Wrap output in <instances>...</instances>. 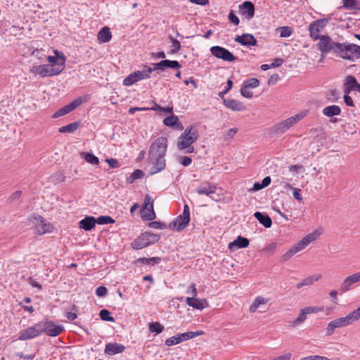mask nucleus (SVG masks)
Wrapping results in <instances>:
<instances>
[{
  "label": "nucleus",
  "instance_id": "obj_1",
  "mask_svg": "<svg viewBox=\"0 0 360 360\" xmlns=\"http://www.w3.org/2000/svg\"><path fill=\"white\" fill-rule=\"evenodd\" d=\"M167 149V139L160 136L157 138L151 144L148 151V161L153 165L149 174H155L165 169V154Z\"/></svg>",
  "mask_w": 360,
  "mask_h": 360
},
{
  "label": "nucleus",
  "instance_id": "obj_2",
  "mask_svg": "<svg viewBox=\"0 0 360 360\" xmlns=\"http://www.w3.org/2000/svg\"><path fill=\"white\" fill-rule=\"evenodd\" d=\"M199 134L197 129L191 126L187 127L184 133L179 137L177 148L179 150H186V153L194 152V147L192 146L198 139Z\"/></svg>",
  "mask_w": 360,
  "mask_h": 360
},
{
  "label": "nucleus",
  "instance_id": "obj_3",
  "mask_svg": "<svg viewBox=\"0 0 360 360\" xmlns=\"http://www.w3.org/2000/svg\"><path fill=\"white\" fill-rule=\"evenodd\" d=\"M360 319V306L345 317L336 319L328 324L326 335H331L338 328L347 326Z\"/></svg>",
  "mask_w": 360,
  "mask_h": 360
},
{
  "label": "nucleus",
  "instance_id": "obj_4",
  "mask_svg": "<svg viewBox=\"0 0 360 360\" xmlns=\"http://www.w3.org/2000/svg\"><path fill=\"white\" fill-rule=\"evenodd\" d=\"M336 54L343 59L354 61L360 58V46L347 42L338 43L336 46Z\"/></svg>",
  "mask_w": 360,
  "mask_h": 360
},
{
  "label": "nucleus",
  "instance_id": "obj_5",
  "mask_svg": "<svg viewBox=\"0 0 360 360\" xmlns=\"http://www.w3.org/2000/svg\"><path fill=\"white\" fill-rule=\"evenodd\" d=\"M320 236V233L315 231L307 236H305L301 240L297 243L294 246H292L290 249H289L283 256L282 259L283 261L288 260L290 257H292L294 255L297 253L298 252L304 249L310 243L316 240L318 237Z\"/></svg>",
  "mask_w": 360,
  "mask_h": 360
},
{
  "label": "nucleus",
  "instance_id": "obj_6",
  "mask_svg": "<svg viewBox=\"0 0 360 360\" xmlns=\"http://www.w3.org/2000/svg\"><path fill=\"white\" fill-rule=\"evenodd\" d=\"M65 62V58L61 55V64H58V67L54 68L49 65H36L30 69V72L34 75H39L42 77L58 75L64 70Z\"/></svg>",
  "mask_w": 360,
  "mask_h": 360
},
{
  "label": "nucleus",
  "instance_id": "obj_7",
  "mask_svg": "<svg viewBox=\"0 0 360 360\" xmlns=\"http://www.w3.org/2000/svg\"><path fill=\"white\" fill-rule=\"evenodd\" d=\"M160 236L150 232H145L131 243V247L135 250H141L145 247L157 243Z\"/></svg>",
  "mask_w": 360,
  "mask_h": 360
},
{
  "label": "nucleus",
  "instance_id": "obj_8",
  "mask_svg": "<svg viewBox=\"0 0 360 360\" xmlns=\"http://www.w3.org/2000/svg\"><path fill=\"white\" fill-rule=\"evenodd\" d=\"M152 72L153 69L151 67L146 66L145 69L143 70L135 71L133 73L129 75L123 80V84L124 86H131L141 79H148L150 77V74Z\"/></svg>",
  "mask_w": 360,
  "mask_h": 360
},
{
  "label": "nucleus",
  "instance_id": "obj_9",
  "mask_svg": "<svg viewBox=\"0 0 360 360\" xmlns=\"http://www.w3.org/2000/svg\"><path fill=\"white\" fill-rule=\"evenodd\" d=\"M190 221V210L187 204L184 206V211L182 214L178 216L175 221L169 224V229H172L176 228L178 231L184 230Z\"/></svg>",
  "mask_w": 360,
  "mask_h": 360
},
{
  "label": "nucleus",
  "instance_id": "obj_10",
  "mask_svg": "<svg viewBox=\"0 0 360 360\" xmlns=\"http://www.w3.org/2000/svg\"><path fill=\"white\" fill-rule=\"evenodd\" d=\"M140 213L143 220L151 221L156 217L153 209V200L148 194L144 198L143 207L141 209Z\"/></svg>",
  "mask_w": 360,
  "mask_h": 360
},
{
  "label": "nucleus",
  "instance_id": "obj_11",
  "mask_svg": "<svg viewBox=\"0 0 360 360\" xmlns=\"http://www.w3.org/2000/svg\"><path fill=\"white\" fill-rule=\"evenodd\" d=\"M319 39V42L317 44V46L322 53H328L330 51L336 53L335 48L338 43H335L326 35H322Z\"/></svg>",
  "mask_w": 360,
  "mask_h": 360
},
{
  "label": "nucleus",
  "instance_id": "obj_12",
  "mask_svg": "<svg viewBox=\"0 0 360 360\" xmlns=\"http://www.w3.org/2000/svg\"><path fill=\"white\" fill-rule=\"evenodd\" d=\"M328 20L326 19H319L313 21L309 26V35L313 40L319 39L323 29L326 27Z\"/></svg>",
  "mask_w": 360,
  "mask_h": 360
},
{
  "label": "nucleus",
  "instance_id": "obj_13",
  "mask_svg": "<svg viewBox=\"0 0 360 360\" xmlns=\"http://www.w3.org/2000/svg\"><path fill=\"white\" fill-rule=\"evenodd\" d=\"M212 54L217 58L222 59L225 61L232 62L236 60L232 53L228 49L219 46H214L210 49Z\"/></svg>",
  "mask_w": 360,
  "mask_h": 360
},
{
  "label": "nucleus",
  "instance_id": "obj_14",
  "mask_svg": "<svg viewBox=\"0 0 360 360\" xmlns=\"http://www.w3.org/2000/svg\"><path fill=\"white\" fill-rule=\"evenodd\" d=\"M41 333L45 332L49 336L56 337L63 330V326L56 325L53 321L41 322Z\"/></svg>",
  "mask_w": 360,
  "mask_h": 360
},
{
  "label": "nucleus",
  "instance_id": "obj_15",
  "mask_svg": "<svg viewBox=\"0 0 360 360\" xmlns=\"http://www.w3.org/2000/svg\"><path fill=\"white\" fill-rule=\"evenodd\" d=\"M41 333V322L36 323L33 326L29 327L20 333L18 339L26 340L39 335Z\"/></svg>",
  "mask_w": 360,
  "mask_h": 360
},
{
  "label": "nucleus",
  "instance_id": "obj_16",
  "mask_svg": "<svg viewBox=\"0 0 360 360\" xmlns=\"http://www.w3.org/2000/svg\"><path fill=\"white\" fill-rule=\"evenodd\" d=\"M84 102V99H82L81 97H79L76 99H75L73 101L70 103L69 104L65 105L64 107L60 108L53 115V118H58L59 117L65 115L70 112L71 111L74 110L75 108L79 107L80 105L82 104Z\"/></svg>",
  "mask_w": 360,
  "mask_h": 360
},
{
  "label": "nucleus",
  "instance_id": "obj_17",
  "mask_svg": "<svg viewBox=\"0 0 360 360\" xmlns=\"http://www.w3.org/2000/svg\"><path fill=\"white\" fill-rule=\"evenodd\" d=\"M323 310V308L316 307H307L304 309H302L297 319H295L293 321V325H299L302 323H303L306 319L307 315L313 314V313H317L319 311H321Z\"/></svg>",
  "mask_w": 360,
  "mask_h": 360
},
{
  "label": "nucleus",
  "instance_id": "obj_18",
  "mask_svg": "<svg viewBox=\"0 0 360 360\" xmlns=\"http://www.w3.org/2000/svg\"><path fill=\"white\" fill-rule=\"evenodd\" d=\"M294 123L292 121L291 118L289 117L285 120L281 121L279 123L274 124L271 128V132L276 134H280L285 133L287 130H288L290 127L294 126Z\"/></svg>",
  "mask_w": 360,
  "mask_h": 360
},
{
  "label": "nucleus",
  "instance_id": "obj_19",
  "mask_svg": "<svg viewBox=\"0 0 360 360\" xmlns=\"http://www.w3.org/2000/svg\"><path fill=\"white\" fill-rule=\"evenodd\" d=\"M352 91L360 93V84L358 83L354 76L346 77L344 83V93L349 94Z\"/></svg>",
  "mask_w": 360,
  "mask_h": 360
},
{
  "label": "nucleus",
  "instance_id": "obj_20",
  "mask_svg": "<svg viewBox=\"0 0 360 360\" xmlns=\"http://www.w3.org/2000/svg\"><path fill=\"white\" fill-rule=\"evenodd\" d=\"M153 70H165L166 68L179 69L181 68L180 63L176 60H163L158 63H153Z\"/></svg>",
  "mask_w": 360,
  "mask_h": 360
},
{
  "label": "nucleus",
  "instance_id": "obj_21",
  "mask_svg": "<svg viewBox=\"0 0 360 360\" xmlns=\"http://www.w3.org/2000/svg\"><path fill=\"white\" fill-rule=\"evenodd\" d=\"M239 11L248 20H250L255 15V6L251 1H246L239 5Z\"/></svg>",
  "mask_w": 360,
  "mask_h": 360
},
{
  "label": "nucleus",
  "instance_id": "obj_22",
  "mask_svg": "<svg viewBox=\"0 0 360 360\" xmlns=\"http://www.w3.org/2000/svg\"><path fill=\"white\" fill-rule=\"evenodd\" d=\"M234 40L243 46H257V39L251 34H243L242 35H238L235 37Z\"/></svg>",
  "mask_w": 360,
  "mask_h": 360
},
{
  "label": "nucleus",
  "instance_id": "obj_23",
  "mask_svg": "<svg viewBox=\"0 0 360 360\" xmlns=\"http://www.w3.org/2000/svg\"><path fill=\"white\" fill-rule=\"evenodd\" d=\"M224 105L233 111H243L245 105L240 101L232 98H224Z\"/></svg>",
  "mask_w": 360,
  "mask_h": 360
},
{
  "label": "nucleus",
  "instance_id": "obj_24",
  "mask_svg": "<svg viewBox=\"0 0 360 360\" xmlns=\"http://www.w3.org/2000/svg\"><path fill=\"white\" fill-rule=\"evenodd\" d=\"M216 186L213 184H207L205 185H202L198 186L195 191L197 193L200 195H206L207 196H209L210 198H212L214 200L217 201V199H215L212 195L215 193L216 191Z\"/></svg>",
  "mask_w": 360,
  "mask_h": 360
},
{
  "label": "nucleus",
  "instance_id": "obj_25",
  "mask_svg": "<svg viewBox=\"0 0 360 360\" xmlns=\"http://www.w3.org/2000/svg\"><path fill=\"white\" fill-rule=\"evenodd\" d=\"M186 302L188 306L200 310L203 309L208 305L206 300L198 299L195 297H188L186 300Z\"/></svg>",
  "mask_w": 360,
  "mask_h": 360
},
{
  "label": "nucleus",
  "instance_id": "obj_26",
  "mask_svg": "<svg viewBox=\"0 0 360 360\" xmlns=\"http://www.w3.org/2000/svg\"><path fill=\"white\" fill-rule=\"evenodd\" d=\"M125 347L117 343H108L105 345V353L108 355H115L124 351Z\"/></svg>",
  "mask_w": 360,
  "mask_h": 360
},
{
  "label": "nucleus",
  "instance_id": "obj_27",
  "mask_svg": "<svg viewBox=\"0 0 360 360\" xmlns=\"http://www.w3.org/2000/svg\"><path fill=\"white\" fill-rule=\"evenodd\" d=\"M250 244L249 240L240 236H238L236 240L229 244V248L232 250L234 248H245Z\"/></svg>",
  "mask_w": 360,
  "mask_h": 360
},
{
  "label": "nucleus",
  "instance_id": "obj_28",
  "mask_svg": "<svg viewBox=\"0 0 360 360\" xmlns=\"http://www.w3.org/2000/svg\"><path fill=\"white\" fill-rule=\"evenodd\" d=\"M96 224L94 217H86L79 221V228L85 231H90L95 227Z\"/></svg>",
  "mask_w": 360,
  "mask_h": 360
},
{
  "label": "nucleus",
  "instance_id": "obj_29",
  "mask_svg": "<svg viewBox=\"0 0 360 360\" xmlns=\"http://www.w3.org/2000/svg\"><path fill=\"white\" fill-rule=\"evenodd\" d=\"M254 216L265 228H270L271 226L272 221L268 214L260 212H255Z\"/></svg>",
  "mask_w": 360,
  "mask_h": 360
},
{
  "label": "nucleus",
  "instance_id": "obj_30",
  "mask_svg": "<svg viewBox=\"0 0 360 360\" xmlns=\"http://www.w3.org/2000/svg\"><path fill=\"white\" fill-rule=\"evenodd\" d=\"M98 40L101 43H107L108 42L111 38H112V33L110 32V30L108 27H103L98 33L97 35Z\"/></svg>",
  "mask_w": 360,
  "mask_h": 360
},
{
  "label": "nucleus",
  "instance_id": "obj_31",
  "mask_svg": "<svg viewBox=\"0 0 360 360\" xmlns=\"http://www.w3.org/2000/svg\"><path fill=\"white\" fill-rule=\"evenodd\" d=\"M38 221L40 224L37 227V231L40 234L50 233L53 230V226L50 223H46V220L41 216L38 217Z\"/></svg>",
  "mask_w": 360,
  "mask_h": 360
},
{
  "label": "nucleus",
  "instance_id": "obj_32",
  "mask_svg": "<svg viewBox=\"0 0 360 360\" xmlns=\"http://www.w3.org/2000/svg\"><path fill=\"white\" fill-rule=\"evenodd\" d=\"M322 277L321 274H315L311 276H309L304 279H303L301 282L297 284L296 288L297 289H300L304 286L311 285L314 283V282L319 281Z\"/></svg>",
  "mask_w": 360,
  "mask_h": 360
},
{
  "label": "nucleus",
  "instance_id": "obj_33",
  "mask_svg": "<svg viewBox=\"0 0 360 360\" xmlns=\"http://www.w3.org/2000/svg\"><path fill=\"white\" fill-rule=\"evenodd\" d=\"M356 283L358 282L354 278V276H353V274L349 276L346 277L340 284V290L342 292H347L350 290L351 286Z\"/></svg>",
  "mask_w": 360,
  "mask_h": 360
},
{
  "label": "nucleus",
  "instance_id": "obj_34",
  "mask_svg": "<svg viewBox=\"0 0 360 360\" xmlns=\"http://www.w3.org/2000/svg\"><path fill=\"white\" fill-rule=\"evenodd\" d=\"M341 109L338 105H333L323 108V114L328 117L340 115Z\"/></svg>",
  "mask_w": 360,
  "mask_h": 360
},
{
  "label": "nucleus",
  "instance_id": "obj_35",
  "mask_svg": "<svg viewBox=\"0 0 360 360\" xmlns=\"http://www.w3.org/2000/svg\"><path fill=\"white\" fill-rule=\"evenodd\" d=\"M268 302L269 299L261 296L257 297L250 307V311L251 313L255 312L261 304H266Z\"/></svg>",
  "mask_w": 360,
  "mask_h": 360
},
{
  "label": "nucleus",
  "instance_id": "obj_36",
  "mask_svg": "<svg viewBox=\"0 0 360 360\" xmlns=\"http://www.w3.org/2000/svg\"><path fill=\"white\" fill-rule=\"evenodd\" d=\"M79 126V122H72L66 126L61 127L58 129L60 133H72L75 131Z\"/></svg>",
  "mask_w": 360,
  "mask_h": 360
},
{
  "label": "nucleus",
  "instance_id": "obj_37",
  "mask_svg": "<svg viewBox=\"0 0 360 360\" xmlns=\"http://www.w3.org/2000/svg\"><path fill=\"white\" fill-rule=\"evenodd\" d=\"M161 262V258L159 257H154L150 258L141 257L136 259V263L146 264L148 265H154Z\"/></svg>",
  "mask_w": 360,
  "mask_h": 360
},
{
  "label": "nucleus",
  "instance_id": "obj_38",
  "mask_svg": "<svg viewBox=\"0 0 360 360\" xmlns=\"http://www.w3.org/2000/svg\"><path fill=\"white\" fill-rule=\"evenodd\" d=\"M203 333H204V332L202 330H198L195 332L188 331V332L180 333L179 336L181 338V341L183 342L184 340H187L193 338L195 337L200 336V335H202Z\"/></svg>",
  "mask_w": 360,
  "mask_h": 360
},
{
  "label": "nucleus",
  "instance_id": "obj_39",
  "mask_svg": "<svg viewBox=\"0 0 360 360\" xmlns=\"http://www.w3.org/2000/svg\"><path fill=\"white\" fill-rule=\"evenodd\" d=\"M82 157H84V160L91 164V165H98L99 160L98 158L95 156L94 155L89 153H81Z\"/></svg>",
  "mask_w": 360,
  "mask_h": 360
},
{
  "label": "nucleus",
  "instance_id": "obj_40",
  "mask_svg": "<svg viewBox=\"0 0 360 360\" xmlns=\"http://www.w3.org/2000/svg\"><path fill=\"white\" fill-rule=\"evenodd\" d=\"M54 53L57 57L49 56L47 57V61L51 64V65L56 64L58 66V64H61V55L63 54L57 50H55Z\"/></svg>",
  "mask_w": 360,
  "mask_h": 360
},
{
  "label": "nucleus",
  "instance_id": "obj_41",
  "mask_svg": "<svg viewBox=\"0 0 360 360\" xmlns=\"http://www.w3.org/2000/svg\"><path fill=\"white\" fill-rule=\"evenodd\" d=\"M144 176V173L141 169H135L129 176V177L127 178V181L128 183L131 184L133 183L136 179H141Z\"/></svg>",
  "mask_w": 360,
  "mask_h": 360
},
{
  "label": "nucleus",
  "instance_id": "obj_42",
  "mask_svg": "<svg viewBox=\"0 0 360 360\" xmlns=\"http://www.w3.org/2000/svg\"><path fill=\"white\" fill-rule=\"evenodd\" d=\"M164 330V326L161 325L159 322H152L149 324V330L151 333H155L159 334L162 333Z\"/></svg>",
  "mask_w": 360,
  "mask_h": 360
},
{
  "label": "nucleus",
  "instance_id": "obj_43",
  "mask_svg": "<svg viewBox=\"0 0 360 360\" xmlns=\"http://www.w3.org/2000/svg\"><path fill=\"white\" fill-rule=\"evenodd\" d=\"M178 117L172 115L165 118L163 120V123L165 125L168 127H174L176 124H178Z\"/></svg>",
  "mask_w": 360,
  "mask_h": 360
},
{
  "label": "nucleus",
  "instance_id": "obj_44",
  "mask_svg": "<svg viewBox=\"0 0 360 360\" xmlns=\"http://www.w3.org/2000/svg\"><path fill=\"white\" fill-rule=\"evenodd\" d=\"M169 39L172 42V49L170 51V53H176L181 49L180 42L177 39H174L172 35L169 36Z\"/></svg>",
  "mask_w": 360,
  "mask_h": 360
},
{
  "label": "nucleus",
  "instance_id": "obj_45",
  "mask_svg": "<svg viewBox=\"0 0 360 360\" xmlns=\"http://www.w3.org/2000/svg\"><path fill=\"white\" fill-rule=\"evenodd\" d=\"M343 6L349 9H360L357 0H343Z\"/></svg>",
  "mask_w": 360,
  "mask_h": 360
},
{
  "label": "nucleus",
  "instance_id": "obj_46",
  "mask_svg": "<svg viewBox=\"0 0 360 360\" xmlns=\"http://www.w3.org/2000/svg\"><path fill=\"white\" fill-rule=\"evenodd\" d=\"M99 315L103 321L115 322V319L112 316H110V312L108 309L101 310Z\"/></svg>",
  "mask_w": 360,
  "mask_h": 360
},
{
  "label": "nucleus",
  "instance_id": "obj_47",
  "mask_svg": "<svg viewBox=\"0 0 360 360\" xmlns=\"http://www.w3.org/2000/svg\"><path fill=\"white\" fill-rule=\"evenodd\" d=\"M97 224L103 225L108 224H112L115 220L110 216H101L96 219Z\"/></svg>",
  "mask_w": 360,
  "mask_h": 360
},
{
  "label": "nucleus",
  "instance_id": "obj_48",
  "mask_svg": "<svg viewBox=\"0 0 360 360\" xmlns=\"http://www.w3.org/2000/svg\"><path fill=\"white\" fill-rule=\"evenodd\" d=\"M244 86L247 88H256L259 85V81L256 78H251L244 82Z\"/></svg>",
  "mask_w": 360,
  "mask_h": 360
},
{
  "label": "nucleus",
  "instance_id": "obj_49",
  "mask_svg": "<svg viewBox=\"0 0 360 360\" xmlns=\"http://www.w3.org/2000/svg\"><path fill=\"white\" fill-rule=\"evenodd\" d=\"M180 342H181V341L179 334L172 336L169 338H167L165 340V345L167 346H172V345H177Z\"/></svg>",
  "mask_w": 360,
  "mask_h": 360
},
{
  "label": "nucleus",
  "instance_id": "obj_50",
  "mask_svg": "<svg viewBox=\"0 0 360 360\" xmlns=\"http://www.w3.org/2000/svg\"><path fill=\"white\" fill-rule=\"evenodd\" d=\"M308 114V110H303L300 112L297 113V115L290 117L292 121L293 122L294 124H297L299 121L302 120L304 117L307 116Z\"/></svg>",
  "mask_w": 360,
  "mask_h": 360
},
{
  "label": "nucleus",
  "instance_id": "obj_51",
  "mask_svg": "<svg viewBox=\"0 0 360 360\" xmlns=\"http://www.w3.org/2000/svg\"><path fill=\"white\" fill-rule=\"evenodd\" d=\"M344 131L347 134L353 135L356 133V126L354 124L347 123L343 125Z\"/></svg>",
  "mask_w": 360,
  "mask_h": 360
},
{
  "label": "nucleus",
  "instance_id": "obj_52",
  "mask_svg": "<svg viewBox=\"0 0 360 360\" xmlns=\"http://www.w3.org/2000/svg\"><path fill=\"white\" fill-rule=\"evenodd\" d=\"M232 86H233V82L231 81V79H229L227 80V86L226 87V89H224L223 91H221L219 93V94H218L219 96L224 100V95L226 94H227L231 89Z\"/></svg>",
  "mask_w": 360,
  "mask_h": 360
},
{
  "label": "nucleus",
  "instance_id": "obj_53",
  "mask_svg": "<svg viewBox=\"0 0 360 360\" xmlns=\"http://www.w3.org/2000/svg\"><path fill=\"white\" fill-rule=\"evenodd\" d=\"M292 34V29L290 27L285 26L281 28L280 36L281 37H288Z\"/></svg>",
  "mask_w": 360,
  "mask_h": 360
},
{
  "label": "nucleus",
  "instance_id": "obj_54",
  "mask_svg": "<svg viewBox=\"0 0 360 360\" xmlns=\"http://www.w3.org/2000/svg\"><path fill=\"white\" fill-rule=\"evenodd\" d=\"M276 248V243H271L262 250V252L269 255L273 254Z\"/></svg>",
  "mask_w": 360,
  "mask_h": 360
},
{
  "label": "nucleus",
  "instance_id": "obj_55",
  "mask_svg": "<svg viewBox=\"0 0 360 360\" xmlns=\"http://www.w3.org/2000/svg\"><path fill=\"white\" fill-rule=\"evenodd\" d=\"M148 226L156 229H163L167 227L166 224L160 221H151L148 224Z\"/></svg>",
  "mask_w": 360,
  "mask_h": 360
},
{
  "label": "nucleus",
  "instance_id": "obj_56",
  "mask_svg": "<svg viewBox=\"0 0 360 360\" xmlns=\"http://www.w3.org/2000/svg\"><path fill=\"white\" fill-rule=\"evenodd\" d=\"M229 20L235 25H238L240 22L239 18L235 15L233 11H231L229 14Z\"/></svg>",
  "mask_w": 360,
  "mask_h": 360
},
{
  "label": "nucleus",
  "instance_id": "obj_57",
  "mask_svg": "<svg viewBox=\"0 0 360 360\" xmlns=\"http://www.w3.org/2000/svg\"><path fill=\"white\" fill-rule=\"evenodd\" d=\"M108 292V289L105 286H100L96 290V295L98 297H104Z\"/></svg>",
  "mask_w": 360,
  "mask_h": 360
},
{
  "label": "nucleus",
  "instance_id": "obj_58",
  "mask_svg": "<svg viewBox=\"0 0 360 360\" xmlns=\"http://www.w3.org/2000/svg\"><path fill=\"white\" fill-rule=\"evenodd\" d=\"M240 94L241 95L245 97V98H250L252 97L253 96V94L252 92L248 90V88L244 86L243 85L242 86V88L240 89Z\"/></svg>",
  "mask_w": 360,
  "mask_h": 360
},
{
  "label": "nucleus",
  "instance_id": "obj_59",
  "mask_svg": "<svg viewBox=\"0 0 360 360\" xmlns=\"http://www.w3.org/2000/svg\"><path fill=\"white\" fill-rule=\"evenodd\" d=\"M179 162L185 167L191 165L192 159L187 156L179 157Z\"/></svg>",
  "mask_w": 360,
  "mask_h": 360
},
{
  "label": "nucleus",
  "instance_id": "obj_60",
  "mask_svg": "<svg viewBox=\"0 0 360 360\" xmlns=\"http://www.w3.org/2000/svg\"><path fill=\"white\" fill-rule=\"evenodd\" d=\"M237 132H238V129L236 127L229 129L225 134V139H231L232 137H233L235 136V134Z\"/></svg>",
  "mask_w": 360,
  "mask_h": 360
},
{
  "label": "nucleus",
  "instance_id": "obj_61",
  "mask_svg": "<svg viewBox=\"0 0 360 360\" xmlns=\"http://www.w3.org/2000/svg\"><path fill=\"white\" fill-rule=\"evenodd\" d=\"M186 292L188 294L191 295L192 297H196L198 292H197L195 284L192 283L187 289Z\"/></svg>",
  "mask_w": 360,
  "mask_h": 360
},
{
  "label": "nucleus",
  "instance_id": "obj_62",
  "mask_svg": "<svg viewBox=\"0 0 360 360\" xmlns=\"http://www.w3.org/2000/svg\"><path fill=\"white\" fill-rule=\"evenodd\" d=\"M105 161L108 163V165L112 168H117L120 167V163L116 159L113 158H107Z\"/></svg>",
  "mask_w": 360,
  "mask_h": 360
},
{
  "label": "nucleus",
  "instance_id": "obj_63",
  "mask_svg": "<svg viewBox=\"0 0 360 360\" xmlns=\"http://www.w3.org/2000/svg\"><path fill=\"white\" fill-rule=\"evenodd\" d=\"M348 94H349L345 93L344 96H343L344 101L347 106L352 107V106H354V102H353L352 98Z\"/></svg>",
  "mask_w": 360,
  "mask_h": 360
},
{
  "label": "nucleus",
  "instance_id": "obj_64",
  "mask_svg": "<svg viewBox=\"0 0 360 360\" xmlns=\"http://www.w3.org/2000/svg\"><path fill=\"white\" fill-rule=\"evenodd\" d=\"M300 360H330L329 359L321 356H311L306 358H302Z\"/></svg>",
  "mask_w": 360,
  "mask_h": 360
}]
</instances>
